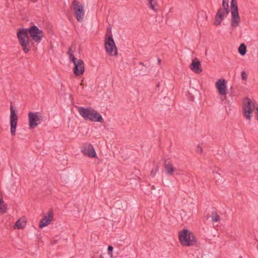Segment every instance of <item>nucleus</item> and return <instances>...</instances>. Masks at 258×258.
I'll list each match as a JSON object with an SVG mask.
<instances>
[{
  "label": "nucleus",
  "mask_w": 258,
  "mask_h": 258,
  "mask_svg": "<svg viewBox=\"0 0 258 258\" xmlns=\"http://www.w3.org/2000/svg\"><path fill=\"white\" fill-rule=\"evenodd\" d=\"M77 108L80 115L85 120L94 122H103L102 115L96 110L91 108H84L83 107H78Z\"/></svg>",
  "instance_id": "obj_1"
},
{
  "label": "nucleus",
  "mask_w": 258,
  "mask_h": 258,
  "mask_svg": "<svg viewBox=\"0 0 258 258\" xmlns=\"http://www.w3.org/2000/svg\"><path fill=\"white\" fill-rule=\"evenodd\" d=\"M17 36L22 50L25 53H28L31 49V40L28 35L27 28L19 29L17 32Z\"/></svg>",
  "instance_id": "obj_2"
},
{
  "label": "nucleus",
  "mask_w": 258,
  "mask_h": 258,
  "mask_svg": "<svg viewBox=\"0 0 258 258\" xmlns=\"http://www.w3.org/2000/svg\"><path fill=\"white\" fill-rule=\"evenodd\" d=\"M178 237L181 244L183 246H194L197 243L198 240L194 234L187 229L179 232Z\"/></svg>",
  "instance_id": "obj_3"
},
{
  "label": "nucleus",
  "mask_w": 258,
  "mask_h": 258,
  "mask_svg": "<svg viewBox=\"0 0 258 258\" xmlns=\"http://www.w3.org/2000/svg\"><path fill=\"white\" fill-rule=\"evenodd\" d=\"M74 16L78 22H82L85 18V10L83 5L77 0H74L71 6Z\"/></svg>",
  "instance_id": "obj_4"
},
{
  "label": "nucleus",
  "mask_w": 258,
  "mask_h": 258,
  "mask_svg": "<svg viewBox=\"0 0 258 258\" xmlns=\"http://www.w3.org/2000/svg\"><path fill=\"white\" fill-rule=\"evenodd\" d=\"M231 22L232 27H237L240 23V17L238 14L237 3L236 0L231 2Z\"/></svg>",
  "instance_id": "obj_5"
},
{
  "label": "nucleus",
  "mask_w": 258,
  "mask_h": 258,
  "mask_svg": "<svg viewBox=\"0 0 258 258\" xmlns=\"http://www.w3.org/2000/svg\"><path fill=\"white\" fill-rule=\"evenodd\" d=\"M28 33L31 38L35 42L39 43L44 36L43 32L39 29L36 26L33 25L27 29Z\"/></svg>",
  "instance_id": "obj_6"
},
{
  "label": "nucleus",
  "mask_w": 258,
  "mask_h": 258,
  "mask_svg": "<svg viewBox=\"0 0 258 258\" xmlns=\"http://www.w3.org/2000/svg\"><path fill=\"white\" fill-rule=\"evenodd\" d=\"M104 45L106 51L108 54L111 56H115L117 55V49L112 35L109 36L107 39H106Z\"/></svg>",
  "instance_id": "obj_7"
},
{
  "label": "nucleus",
  "mask_w": 258,
  "mask_h": 258,
  "mask_svg": "<svg viewBox=\"0 0 258 258\" xmlns=\"http://www.w3.org/2000/svg\"><path fill=\"white\" fill-rule=\"evenodd\" d=\"M28 115L30 129L34 128L41 122L42 117L39 112H29Z\"/></svg>",
  "instance_id": "obj_8"
},
{
  "label": "nucleus",
  "mask_w": 258,
  "mask_h": 258,
  "mask_svg": "<svg viewBox=\"0 0 258 258\" xmlns=\"http://www.w3.org/2000/svg\"><path fill=\"white\" fill-rule=\"evenodd\" d=\"M10 112L11 133L12 136H14L16 135L18 116L12 105L10 107Z\"/></svg>",
  "instance_id": "obj_9"
},
{
  "label": "nucleus",
  "mask_w": 258,
  "mask_h": 258,
  "mask_svg": "<svg viewBox=\"0 0 258 258\" xmlns=\"http://www.w3.org/2000/svg\"><path fill=\"white\" fill-rule=\"evenodd\" d=\"M74 64L75 67L73 69V72L75 75L79 76L83 74L85 72V66L84 61L82 59L76 60L74 58Z\"/></svg>",
  "instance_id": "obj_10"
},
{
  "label": "nucleus",
  "mask_w": 258,
  "mask_h": 258,
  "mask_svg": "<svg viewBox=\"0 0 258 258\" xmlns=\"http://www.w3.org/2000/svg\"><path fill=\"white\" fill-rule=\"evenodd\" d=\"M83 154L89 157L94 158L96 156V152L93 146L90 143L84 144L81 148Z\"/></svg>",
  "instance_id": "obj_11"
},
{
  "label": "nucleus",
  "mask_w": 258,
  "mask_h": 258,
  "mask_svg": "<svg viewBox=\"0 0 258 258\" xmlns=\"http://www.w3.org/2000/svg\"><path fill=\"white\" fill-rule=\"evenodd\" d=\"M226 81L224 79L218 80L215 84L216 88L217 89L220 95L226 96L227 93V86L226 85Z\"/></svg>",
  "instance_id": "obj_12"
},
{
  "label": "nucleus",
  "mask_w": 258,
  "mask_h": 258,
  "mask_svg": "<svg viewBox=\"0 0 258 258\" xmlns=\"http://www.w3.org/2000/svg\"><path fill=\"white\" fill-rule=\"evenodd\" d=\"M52 219L53 214L52 212H50L47 214V216H45L40 221L39 223V227L42 229L43 227L47 226L52 220Z\"/></svg>",
  "instance_id": "obj_13"
},
{
  "label": "nucleus",
  "mask_w": 258,
  "mask_h": 258,
  "mask_svg": "<svg viewBox=\"0 0 258 258\" xmlns=\"http://www.w3.org/2000/svg\"><path fill=\"white\" fill-rule=\"evenodd\" d=\"M189 68L196 74H200L203 71L201 68V62L197 58L192 60L190 64Z\"/></svg>",
  "instance_id": "obj_14"
},
{
  "label": "nucleus",
  "mask_w": 258,
  "mask_h": 258,
  "mask_svg": "<svg viewBox=\"0 0 258 258\" xmlns=\"http://www.w3.org/2000/svg\"><path fill=\"white\" fill-rule=\"evenodd\" d=\"M225 15H226L225 14V12L223 11L222 9V8H220L216 15L215 18V22L214 24L216 26H219L221 24L222 21L223 20Z\"/></svg>",
  "instance_id": "obj_15"
},
{
  "label": "nucleus",
  "mask_w": 258,
  "mask_h": 258,
  "mask_svg": "<svg viewBox=\"0 0 258 258\" xmlns=\"http://www.w3.org/2000/svg\"><path fill=\"white\" fill-rule=\"evenodd\" d=\"M164 169L165 172L167 175H172L174 171H176V169L174 168L173 165L169 162H167L166 161L164 163Z\"/></svg>",
  "instance_id": "obj_16"
},
{
  "label": "nucleus",
  "mask_w": 258,
  "mask_h": 258,
  "mask_svg": "<svg viewBox=\"0 0 258 258\" xmlns=\"http://www.w3.org/2000/svg\"><path fill=\"white\" fill-rule=\"evenodd\" d=\"M26 223V219L25 217H22L17 220L15 224L14 228L22 229L24 228Z\"/></svg>",
  "instance_id": "obj_17"
},
{
  "label": "nucleus",
  "mask_w": 258,
  "mask_h": 258,
  "mask_svg": "<svg viewBox=\"0 0 258 258\" xmlns=\"http://www.w3.org/2000/svg\"><path fill=\"white\" fill-rule=\"evenodd\" d=\"M148 5L150 9L154 11L157 12L158 11V3L156 0H149Z\"/></svg>",
  "instance_id": "obj_18"
},
{
  "label": "nucleus",
  "mask_w": 258,
  "mask_h": 258,
  "mask_svg": "<svg viewBox=\"0 0 258 258\" xmlns=\"http://www.w3.org/2000/svg\"><path fill=\"white\" fill-rule=\"evenodd\" d=\"M229 0H223L222 2V10L225 12V14L228 15L229 13Z\"/></svg>",
  "instance_id": "obj_19"
},
{
  "label": "nucleus",
  "mask_w": 258,
  "mask_h": 258,
  "mask_svg": "<svg viewBox=\"0 0 258 258\" xmlns=\"http://www.w3.org/2000/svg\"><path fill=\"white\" fill-rule=\"evenodd\" d=\"M7 205L4 202L2 197H0V213L2 214L6 212Z\"/></svg>",
  "instance_id": "obj_20"
},
{
  "label": "nucleus",
  "mask_w": 258,
  "mask_h": 258,
  "mask_svg": "<svg viewBox=\"0 0 258 258\" xmlns=\"http://www.w3.org/2000/svg\"><path fill=\"white\" fill-rule=\"evenodd\" d=\"M238 52L241 55H244L246 52V46L244 43L240 45L238 48Z\"/></svg>",
  "instance_id": "obj_21"
},
{
  "label": "nucleus",
  "mask_w": 258,
  "mask_h": 258,
  "mask_svg": "<svg viewBox=\"0 0 258 258\" xmlns=\"http://www.w3.org/2000/svg\"><path fill=\"white\" fill-rule=\"evenodd\" d=\"M212 221L213 222H217L220 221V217L217 212L214 211L212 212L211 216Z\"/></svg>",
  "instance_id": "obj_22"
},
{
  "label": "nucleus",
  "mask_w": 258,
  "mask_h": 258,
  "mask_svg": "<svg viewBox=\"0 0 258 258\" xmlns=\"http://www.w3.org/2000/svg\"><path fill=\"white\" fill-rule=\"evenodd\" d=\"M158 169H159V167H158V165H156V168H155V170L154 171V169L152 170V171H151V173H150V175L154 177L155 176L156 173L158 171Z\"/></svg>",
  "instance_id": "obj_23"
},
{
  "label": "nucleus",
  "mask_w": 258,
  "mask_h": 258,
  "mask_svg": "<svg viewBox=\"0 0 258 258\" xmlns=\"http://www.w3.org/2000/svg\"><path fill=\"white\" fill-rule=\"evenodd\" d=\"M113 249V247L111 245H109L108 247V254L112 256V251Z\"/></svg>",
  "instance_id": "obj_24"
},
{
  "label": "nucleus",
  "mask_w": 258,
  "mask_h": 258,
  "mask_svg": "<svg viewBox=\"0 0 258 258\" xmlns=\"http://www.w3.org/2000/svg\"><path fill=\"white\" fill-rule=\"evenodd\" d=\"M241 79L243 80H245L246 79V77H247V75L246 74V73L244 72H242L241 73Z\"/></svg>",
  "instance_id": "obj_25"
},
{
  "label": "nucleus",
  "mask_w": 258,
  "mask_h": 258,
  "mask_svg": "<svg viewBox=\"0 0 258 258\" xmlns=\"http://www.w3.org/2000/svg\"><path fill=\"white\" fill-rule=\"evenodd\" d=\"M69 58L70 60H71L73 62H74V61H75L74 60V59H76V60H79V59H78L77 58L75 57L74 56V54H72V55H69Z\"/></svg>",
  "instance_id": "obj_26"
},
{
  "label": "nucleus",
  "mask_w": 258,
  "mask_h": 258,
  "mask_svg": "<svg viewBox=\"0 0 258 258\" xmlns=\"http://www.w3.org/2000/svg\"><path fill=\"white\" fill-rule=\"evenodd\" d=\"M68 54H69V55H72V54H73V50L71 47L69 48Z\"/></svg>",
  "instance_id": "obj_27"
},
{
  "label": "nucleus",
  "mask_w": 258,
  "mask_h": 258,
  "mask_svg": "<svg viewBox=\"0 0 258 258\" xmlns=\"http://www.w3.org/2000/svg\"><path fill=\"white\" fill-rule=\"evenodd\" d=\"M197 148H198V152H199L200 153H202L203 152V149L201 148V147L199 145H198L197 146Z\"/></svg>",
  "instance_id": "obj_28"
},
{
  "label": "nucleus",
  "mask_w": 258,
  "mask_h": 258,
  "mask_svg": "<svg viewBox=\"0 0 258 258\" xmlns=\"http://www.w3.org/2000/svg\"><path fill=\"white\" fill-rule=\"evenodd\" d=\"M139 64L140 65H142L143 66H144V67H148V66H146V64H145L143 62H139Z\"/></svg>",
  "instance_id": "obj_29"
},
{
  "label": "nucleus",
  "mask_w": 258,
  "mask_h": 258,
  "mask_svg": "<svg viewBox=\"0 0 258 258\" xmlns=\"http://www.w3.org/2000/svg\"><path fill=\"white\" fill-rule=\"evenodd\" d=\"M175 172H176V175H180V173L179 172V170H178L176 169V171H175Z\"/></svg>",
  "instance_id": "obj_30"
},
{
  "label": "nucleus",
  "mask_w": 258,
  "mask_h": 258,
  "mask_svg": "<svg viewBox=\"0 0 258 258\" xmlns=\"http://www.w3.org/2000/svg\"><path fill=\"white\" fill-rule=\"evenodd\" d=\"M158 63L160 64L161 63V59L160 58H158Z\"/></svg>",
  "instance_id": "obj_31"
},
{
  "label": "nucleus",
  "mask_w": 258,
  "mask_h": 258,
  "mask_svg": "<svg viewBox=\"0 0 258 258\" xmlns=\"http://www.w3.org/2000/svg\"><path fill=\"white\" fill-rule=\"evenodd\" d=\"M155 188H155V186L154 185H153V186H152V189H155Z\"/></svg>",
  "instance_id": "obj_32"
},
{
  "label": "nucleus",
  "mask_w": 258,
  "mask_h": 258,
  "mask_svg": "<svg viewBox=\"0 0 258 258\" xmlns=\"http://www.w3.org/2000/svg\"><path fill=\"white\" fill-rule=\"evenodd\" d=\"M225 98H226V97H225V98L224 97V99H222V100H224V99H225Z\"/></svg>",
  "instance_id": "obj_33"
},
{
  "label": "nucleus",
  "mask_w": 258,
  "mask_h": 258,
  "mask_svg": "<svg viewBox=\"0 0 258 258\" xmlns=\"http://www.w3.org/2000/svg\"><path fill=\"white\" fill-rule=\"evenodd\" d=\"M239 258H242V256H239Z\"/></svg>",
  "instance_id": "obj_34"
}]
</instances>
